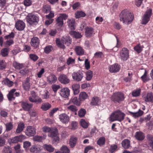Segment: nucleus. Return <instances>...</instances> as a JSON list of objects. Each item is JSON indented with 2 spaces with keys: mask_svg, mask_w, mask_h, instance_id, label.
<instances>
[{
  "mask_svg": "<svg viewBox=\"0 0 153 153\" xmlns=\"http://www.w3.org/2000/svg\"><path fill=\"white\" fill-rule=\"evenodd\" d=\"M134 16L131 13L122 11L120 15V20L127 25L130 24L134 19Z\"/></svg>",
  "mask_w": 153,
  "mask_h": 153,
  "instance_id": "1",
  "label": "nucleus"
},
{
  "mask_svg": "<svg viewBox=\"0 0 153 153\" xmlns=\"http://www.w3.org/2000/svg\"><path fill=\"white\" fill-rule=\"evenodd\" d=\"M125 115V114L121 111L117 110L111 115L109 117V121L113 122L117 120L121 122L124 120Z\"/></svg>",
  "mask_w": 153,
  "mask_h": 153,
  "instance_id": "2",
  "label": "nucleus"
},
{
  "mask_svg": "<svg viewBox=\"0 0 153 153\" xmlns=\"http://www.w3.org/2000/svg\"><path fill=\"white\" fill-rule=\"evenodd\" d=\"M71 39L69 36L63 37L61 41L59 39H56V44L57 46L63 49H64L65 48L64 44L67 46H69L71 44Z\"/></svg>",
  "mask_w": 153,
  "mask_h": 153,
  "instance_id": "3",
  "label": "nucleus"
},
{
  "mask_svg": "<svg viewBox=\"0 0 153 153\" xmlns=\"http://www.w3.org/2000/svg\"><path fill=\"white\" fill-rule=\"evenodd\" d=\"M26 19L27 23L30 25L37 24L39 20V17L33 13L28 14L27 16Z\"/></svg>",
  "mask_w": 153,
  "mask_h": 153,
  "instance_id": "4",
  "label": "nucleus"
},
{
  "mask_svg": "<svg viewBox=\"0 0 153 153\" xmlns=\"http://www.w3.org/2000/svg\"><path fill=\"white\" fill-rule=\"evenodd\" d=\"M124 99L123 94L120 92L114 93L111 96V99L114 103H120Z\"/></svg>",
  "mask_w": 153,
  "mask_h": 153,
  "instance_id": "5",
  "label": "nucleus"
},
{
  "mask_svg": "<svg viewBox=\"0 0 153 153\" xmlns=\"http://www.w3.org/2000/svg\"><path fill=\"white\" fill-rule=\"evenodd\" d=\"M30 95L28 97L29 101L32 102L41 103L42 102V99L37 96L33 91L30 92Z\"/></svg>",
  "mask_w": 153,
  "mask_h": 153,
  "instance_id": "6",
  "label": "nucleus"
},
{
  "mask_svg": "<svg viewBox=\"0 0 153 153\" xmlns=\"http://www.w3.org/2000/svg\"><path fill=\"white\" fill-rule=\"evenodd\" d=\"M152 15V10L151 9L147 10L143 16L142 24L146 25L149 21Z\"/></svg>",
  "mask_w": 153,
  "mask_h": 153,
  "instance_id": "7",
  "label": "nucleus"
},
{
  "mask_svg": "<svg viewBox=\"0 0 153 153\" xmlns=\"http://www.w3.org/2000/svg\"><path fill=\"white\" fill-rule=\"evenodd\" d=\"M58 131L56 128H51V131L48 134V137H51L56 138H54V140L56 142H58L59 141V138L58 136Z\"/></svg>",
  "mask_w": 153,
  "mask_h": 153,
  "instance_id": "8",
  "label": "nucleus"
},
{
  "mask_svg": "<svg viewBox=\"0 0 153 153\" xmlns=\"http://www.w3.org/2000/svg\"><path fill=\"white\" fill-rule=\"evenodd\" d=\"M72 76L73 79L77 82L81 81L84 77L83 74L80 71L73 72Z\"/></svg>",
  "mask_w": 153,
  "mask_h": 153,
  "instance_id": "9",
  "label": "nucleus"
},
{
  "mask_svg": "<svg viewBox=\"0 0 153 153\" xmlns=\"http://www.w3.org/2000/svg\"><path fill=\"white\" fill-rule=\"evenodd\" d=\"M120 58L123 60H127L129 57V51L126 48H123L120 53Z\"/></svg>",
  "mask_w": 153,
  "mask_h": 153,
  "instance_id": "10",
  "label": "nucleus"
},
{
  "mask_svg": "<svg viewBox=\"0 0 153 153\" xmlns=\"http://www.w3.org/2000/svg\"><path fill=\"white\" fill-rule=\"evenodd\" d=\"M16 89H13L9 92V94L7 95V97L9 100H13L15 98V97H19L20 95V94L19 92L15 91Z\"/></svg>",
  "mask_w": 153,
  "mask_h": 153,
  "instance_id": "11",
  "label": "nucleus"
},
{
  "mask_svg": "<svg viewBox=\"0 0 153 153\" xmlns=\"http://www.w3.org/2000/svg\"><path fill=\"white\" fill-rule=\"evenodd\" d=\"M70 94V90L68 88H62L60 91L59 94L61 96L64 98H67Z\"/></svg>",
  "mask_w": 153,
  "mask_h": 153,
  "instance_id": "12",
  "label": "nucleus"
},
{
  "mask_svg": "<svg viewBox=\"0 0 153 153\" xmlns=\"http://www.w3.org/2000/svg\"><path fill=\"white\" fill-rule=\"evenodd\" d=\"M59 117L60 121L65 124H67L70 120L69 117L65 113L60 114Z\"/></svg>",
  "mask_w": 153,
  "mask_h": 153,
  "instance_id": "13",
  "label": "nucleus"
},
{
  "mask_svg": "<svg viewBox=\"0 0 153 153\" xmlns=\"http://www.w3.org/2000/svg\"><path fill=\"white\" fill-rule=\"evenodd\" d=\"M25 136L21 135L17 136L13 138H10L8 140V142L10 143H16L18 142L21 141L25 138Z\"/></svg>",
  "mask_w": 153,
  "mask_h": 153,
  "instance_id": "14",
  "label": "nucleus"
},
{
  "mask_svg": "<svg viewBox=\"0 0 153 153\" xmlns=\"http://www.w3.org/2000/svg\"><path fill=\"white\" fill-rule=\"evenodd\" d=\"M15 27L19 30H23L25 27V23L22 20L18 21L15 24Z\"/></svg>",
  "mask_w": 153,
  "mask_h": 153,
  "instance_id": "15",
  "label": "nucleus"
},
{
  "mask_svg": "<svg viewBox=\"0 0 153 153\" xmlns=\"http://www.w3.org/2000/svg\"><path fill=\"white\" fill-rule=\"evenodd\" d=\"M25 133L27 136L29 137L33 136L36 133L35 129L32 126H28L27 127Z\"/></svg>",
  "mask_w": 153,
  "mask_h": 153,
  "instance_id": "16",
  "label": "nucleus"
},
{
  "mask_svg": "<svg viewBox=\"0 0 153 153\" xmlns=\"http://www.w3.org/2000/svg\"><path fill=\"white\" fill-rule=\"evenodd\" d=\"M58 79L61 83L64 84H68L70 82V79L65 74L60 75L58 78Z\"/></svg>",
  "mask_w": 153,
  "mask_h": 153,
  "instance_id": "17",
  "label": "nucleus"
},
{
  "mask_svg": "<svg viewBox=\"0 0 153 153\" xmlns=\"http://www.w3.org/2000/svg\"><path fill=\"white\" fill-rule=\"evenodd\" d=\"M21 106L25 111H29L33 107V104L25 102H22L21 103Z\"/></svg>",
  "mask_w": 153,
  "mask_h": 153,
  "instance_id": "18",
  "label": "nucleus"
},
{
  "mask_svg": "<svg viewBox=\"0 0 153 153\" xmlns=\"http://www.w3.org/2000/svg\"><path fill=\"white\" fill-rule=\"evenodd\" d=\"M120 68V66L119 65L115 64L110 66L109 70L111 73L117 72L119 71Z\"/></svg>",
  "mask_w": 153,
  "mask_h": 153,
  "instance_id": "19",
  "label": "nucleus"
},
{
  "mask_svg": "<svg viewBox=\"0 0 153 153\" xmlns=\"http://www.w3.org/2000/svg\"><path fill=\"white\" fill-rule=\"evenodd\" d=\"M30 78L27 77L26 80L23 83L22 85L24 89L27 91L30 88Z\"/></svg>",
  "mask_w": 153,
  "mask_h": 153,
  "instance_id": "20",
  "label": "nucleus"
},
{
  "mask_svg": "<svg viewBox=\"0 0 153 153\" xmlns=\"http://www.w3.org/2000/svg\"><path fill=\"white\" fill-rule=\"evenodd\" d=\"M39 40L37 37L33 38L30 42L31 45L34 48H37L39 46Z\"/></svg>",
  "mask_w": 153,
  "mask_h": 153,
  "instance_id": "21",
  "label": "nucleus"
},
{
  "mask_svg": "<svg viewBox=\"0 0 153 153\" xmlns=\"http://www.w3.org/2000/svg\"><path fill=\"white\" fill-rule=\"evenodd\" d=\"M57 80L56 77L53 74L47 77V81L51 84L55 83Z\"/></svg>",
  "mask_w": 153,
  "mask_h": 153,
  "instance_id": "22",
  "label": "nucleus"
},
{
  "mask_svg": "<svg viewBox=\"0 0 153 153\" xmlns=\"http://www.w3.org/2000/svg\"><path fill=\"white\" fill-rule=\"evenodd\" d=\"M77 140V138L76 137L72 136L70 139L69 144L71 148L74 147L76 144V141Z\"/></svg>",
  "mask_w": 153,
  "mask_h": 153,
  "instance_id": "23",
  "label": "nucleus"
},
{
  "mask_svg": "<svg viewBox=\"0 0 153 153\" xmlns=\"http://www.w3.org/2000/svg\"><path fill=\"white\" fill-rule=\"evenodd\" d=\"M135 138L139 140H142L145 138L144 134L141 131H137L135 135Z\"/></svg>",
  "mask_w": 153,
  "mask_h": 153,
  "instance_id": "24",
  "label": "nucleus"
},
{
  "mask_svg": "<svg viewBox=\"0 0 153 153\" xmlns=\"http://www.w3.org/2000/svg\"><path fill=\"white\" fill-rule=\"evenodd\" d=\"M75 50L76 54L79 56L83 55L84 53V51L82 48L80 46H76Z\"/></svg>",
  "mask_w": 153,
  "mask_h": 153,
  "instance_id": "25",
  "label": "nucleus"
},
{
  "mask_svg": "<svg viewBox=\"0 0 153 153\" xmlns=\"http://www.w3.org/2000/svg\"><path fill=\"white\" fill-rule=\"evenodd\" d=\"M100 102V100L99 97H93L91 99L90 102L91 105H97Z\"/></svg>",
  "mask_w": 153,
  "mask_h": 153,
  "instance_id": "26",
  "label": "nucleus"
},
{
  "mask_svg": "<svg viewBox=\"0 0 153 153\" xmlns=\"http://www.w3.org/2000/svg\"><path fill=\"white\" fill-rule=\"evenodd\" d=\"M94 34V30L92 28L88 27L86 28L85 34L87 37L91 36Z\"/></svg>",
  "mask_w": 153,
  "mask_h": 153,
  "instance_id": "27",
  "label": "nucleus"
},
{
  "mask_svg": "<svg viewBox=\"0 0 153 153\" xmlns=\"http://www.w3.org/2000/svg\"><path fill=\"white\" fill-rule=\"evenodd\" d=\"M72 103L77 106H79L80 105V102L78 100L76 97H73L70 99L68 104Z\"/></svg>",
  "mask_w": 153,
  "mask_h": 153,
  "instance_id": "28",
  "label": "nucleus"
},
{
  "mask_svg": "<svg viewBox=\"0 0 153 153\" xmlns=\"http://www.w3.org/2000/svg\"><path fill=\"white\" fill-rule=\"evenodd\" d=\"M72 89L74 95L77 94L79 92V85L77 84H75L72 85Z\"/></svg>",
  "mask_w": 153,
  "mask_h": 153,
  "instance_id": "29",
  "label": "nucleus"
},
{
  "mask_svg": "<svg viewBox=\"0 0 153 153\" xmlns=\"http://www.w3.org/2000/svg\"><path fill=\"white\" fill-rule=\"evenodd\" d=\"M68 27L70 28L72 30L75 29V20L73 19H69L67 22Z\"/></svg>",
  "mask_w": 153,
  "mask_h": 153,
  "instance_id": "30",
  "label": "nucleus"
},
{
  "mask_svg": "<svg viewBox=\"0 0 153 153\" xmlns=\"http://www.w3.org/2000/svg\"><path fill=\"white\" fill-rule=\"evenodd\" d=\"M25 127V125L22 122H21L18 125L16 131L17 133H19L22 132Z\"/></svg>",
  "mask_w": 153,
  "mask_h": 153,
  "instance_id": "31",
  "label": "nucleus"
},
{
  "mask_svg": "<svg viewBox=\"0 0 153 153\" xmlns=\"http://www.w3.org/2000/svg\"><path fill=\"white\" fill-rule=\"evenodd\" d=\"M147 139L149 145L153 149V136L151 135H148L147 136Z\"/></svg>",
  "mask_w": 153,
  "mask_h": 153,
  "instance_id": "32",
  "label": "nucleus"
},
{
  "mask_svg": "<svg viewBox=\"0 0 153 153\" xmlns=\"http://www.w3.org/2000/svg\"><path fill=\"white\" fill-rule=\"evenodd\" d=\"M122 144L125 149H128L130 146V141L128 139H125L122 141Z\"/></svg>",
  "mask_w": 153,
  "mask_h": 153,
  "instance_id": "33",
  "label": "nucleus"
},
{
  "mask_svg": "<svg viewBox=\"0 0 153 153\" xmlns=\"http://www.w3.org/2000/svg\"><path fill=\"white\" fill-rule=\"evenodd\" d=\"M51 107V105L48 103H43L41 107V108L44 111H47Z\"/></svg>",
  "mask_w": 153,
  "mask_h": 153,
  "instance_id": "34",
  "label": "nucleus"
},
{
  "mask_svg": "<svg viewBox=\"0 0 153 153\" xmlns=\"http://www.w3.org/2000/svg\"><path fill=\"white\" fill-rule=\"evenodd\" d=\"M88 97V95L85 92H82L79 94V99L80 101H82L86 99Z\"/></svg>",
  "mask_w": 153,
  "mask_h": 153,
  "instance_id": "35",
  "label": "nucleus"
},
{
  "mask_svg": "<svg viewBox=\"0 0 153 153\" xmlns=\"http://www.w3.org/2000/svg\"><path fill=\"white\" fill-rule=\"evenodd\" d=\"M70 35L73 37L75 38H79L82 37L81 33L74 31H71L70 32Z\"/></svg>",
  "mask_w": 153,
  "mask_h": 153,
  "instance_id": "36",
  "label": "nucleus"
},
{
  "mask_svg": "<svg viewBox=\"0 0 153 153\" xmlns=\"http://www.w3.org/2000/svg\"><path fill=\"white\" fill-rule=\"evenodd\" d=\"M145 100L146 102H153V96L152 93H148L146 96L145 97Z\"/></svg>",
  "mask_w": 153,
  "mask_h": 153,
  "instance_id": "37",
  "label": "nucleus"
},
{
  "mask_svg": "<svg viewBox=\"0 0 153 153\" xmlns=\"http://www.w3.org/2000/svg\"><path fill=\"white\" fill-rule=\"evenodd\" d=\"M43 147L46 150L50 152H53L54 149V148L50 145L45 144L44 145Z\"/></svg>",
  "mask_w": 153,
  "mask_h": 153,
  "instance_id": "38",
  "label": "nucleus"
},
{
  "mask_svg": "<svg viewBox=\"0 0 153 153\" xmlns=\"http://www.w3.org/2000/svg\"><path fill=\"white\" fill-rule=\"evenodd\" d=\"M143 46H141L140 44H139L135 46L134 49L135 51L137 53H139L143 51Z\"/></svg>",
  "mask_w": 153,
  "mask_h": 153,
  "instance_id": "39",
  "label": "nucleus"
},
{
  "mask_svg": "<svg viewBox=\"0 0 153 153\" xmlns=\"http://www.w3.org/2000/svg\"><path fill=\"white\" fill-rule=\"evenodd\" d=\"M4 124L6 127V131H7L11 130L13 128V125L11 122L7 123Z\"/></svg>",
  "mask_w": 153,
  "mask_h": 153,
  "instance_id": "40",
  "label": "nucleus"
},
{
  "mask_svg": "<svg viewBox=\"0 0 153 153\" xmlns=\"http://www.w3.org/2000/svg\"><path fill=\"white\" fill-rule=\"evenodd\" d=\"M130 113L135 117H138L141 116L143 114V112L140 110H139L138 111L136 112H130Z\"/></svg>",
  "mask_w": 153,
  "mask_h": 153,
  "instance_id": "41",
  "label": "nucleus"
},
{
  "mask_svg": "<svg viewBox=\"0 0 153 153\" xmlns=\"http://www.w3.org/2000/svg\"><path fill=\"white\" fill-rule=\"evenodd\" d=\"M2 83L9 87L12 86L13 85V82L10 80L8 78L2 81Z\"/></svg>",
  "mask_w": 153,
  "mask_h": 153,
  "instance_id": "42",
  "label": "nucleus"
},
{
  "mask_svg": "<svg viewBox=\"0 0 153 153\" xmlns=\"http://www.w3.org/2000/svg\"><path fill=\"white\" fill-rule=\"evenodd\" d=\"M86 15L85 13L82 11H78L75 13L76 18H79L81 17H85Z\"/></svg>",
  "mask_w": 153,
  "mask_h": 153,
  "instance_id": "43",
  "label": "nucleus"
},
{
  "mask_svg": "<svg viewBox=\"0 0 153 153\" xmlns=\"http://www.w3.org/2000/svg\"><path fill=\"white\" fill-rule=\"evenodd\" d=\"M56 25L59 27H62L63 24V20L60 17H58L56 20Z\"/></svg>",
  "mask_w": 153,
  "mask_h": 153,
  "instance_id": "44",
  "label": "nucleus"
},
{
  "mask_svg": "<svg viewBox=\"0 0 153 153\" xmlns=\"http://www.w3.org/2000/svg\"><path fill=\"white\" fill-rule=\"evenodd\" d=\"M12 152L11 148L8 146L4 147L2 151V153H12Z\"/></svg>",
  "mask_w": 153,
  "mask_h": 153,
  "instance_id": "45",
  "label": "nucleus"
},
{
  "mask_svg": "<svg viewBox=\"0 0 153 153\" xmlns=\"http://www.w3.org/2000/svg\"><path fill=\"white\" fill-rule=\"evenodd\" d=\"M86 79L87 80H90L93 76V73L91 71L89 70L86 73Z\"/></svg>",
  "mask_w": 153,
  "mask_h": 153,
  "instance_id": "46",
  "label": "nucleus"
},
{
  "mask_svg": "<svg viewBox=\"0 0 153 153\" xmlns=\"http://www.w3.org/2000/svg\"><path fill=\"white\" fill-rule=\"evenodd\" d=\"M117 150V146L115 144L111 145L109 151L111 153H113Z\"/></svg>",
  "mask_w": 153,
  "mask_h": 153,
  "instance_id": "47",
  "label": "nucleus"
},
{
  "mask_svg": "<svg viewBox=\"0 0 153 153\" xmlns=\"http://www.w3.org/2000/svg\"><path fill=\"white\" fill-rule=\"evenodd\" d=\"M62 153H69L70 150L66 146H63L60 148Z\"/></svg>",
  "mask_w": 153,
  "mask_h": 153,
  "instance_id": "48",
  "label": "nucleus"
},
{
  "mask_svg": "<svg viewBox=\"0 0 153 153\" xmlns=\"http://www.w3.org/2000/svg\"><path fill=\"white\" fill-rule=\"evenodd\" d=\"M80 125L83 128H87L88 126V123L84 119H82L80 121Z\"/></svg>",
  "mask_w": 153,
  "mask_h": 153,
  "instance_id": "49",
  "label": "nucleus"
},
{
  "mask_svg": "<svg viewBox=\"0 0 153 153\" xmlns=\"http://www.w3.org/2000/svg\"><path fill=\"white\" fill-rule=\"evenodd\" d=\"M41 149L35 146H32L30 149V152L33 153H37Z\"/></svg>",
  "mask_w": 153,
  "mask_h": 153,
  "instance_id": "50",
  "label": "nucleus"
},
{
  "mask_svg": "<svg viewBox=\"0 0 153 153\" xmlns=\"http://www.w3.org/2000/svg\"><path fill=\"white\" fill-rule=\"evenodd\" d=\"M141 92V89L140 88L133 91L132 92V95L133 97H137L140 95Z\"/></svg>",
  "mask_w": 153,
  "mask_h": 153,
  "instance_id": "51",
  "label": "nucleus"
},
{
  "mask_svg": "<svg viewBox=\"0 0 153 153\" xmlns=\"http://www.w3.org/2000/svg\"><path fill=\"white\" fill-rule=\"evenodd\" d=\"M67 109L72 112H76L78 110L77 107L74 105H70L67 107Z\"/></svg>",
  "mask_w": 153,
  "mask_h": 153,
  "instance_id": "52",
  "label": "nucleus"
},
{
  "mask_svg": "<svg viewBox=\"0 0 153 153\" xmlns=\"http://www.w3.org/2000/svg\"><path fill=\"white\" fill-rule=\"evenodd\" d=\"M86 110L83 108H81L78 112V115L80 117H83L85 115Z\"/></svg>",
  "mask_w": 153,
  "mask_h": 153,
  "instance_id": "53",
  "label": "nucleus"
},
{
  "mask_svg": "<svg viewBox=\"0 0 153 153\" xmlns=\"http://www.w3.org/2000/svg\"><path fill=\"white\" fill-rule=\"evenodd\" d=\"M105 139L104 137L100 138L97 141V144L99 146L103 145L105 143Z\"/></svg>",
  "mask_w": 153,
  "mask_h": 153,
  "instance_id": "54",
  "label": "nucleus"
},
{
  "mask_svg": "<svg viewBox=\"0 0 153 153\" xmlns=\"http://www.w3.org/2000/svg\"><path fill=\"white\" fill-rule=\"evenodd\" d=\"M13 66L15 68L17 69H20L23 67V66L22 64L16 62H15L13 63Z\"/></svg>",
  "mask_w": 153,
  "mask_h": 153,
  "instance_id": "55",
  "label": "nucleus"
},
{
  "mask_svg": "<svg viewBox=\"0 0 153 153\" xmlns=\"http://www.w3.org/2000/svg\"><path fill=\"white\" fill-rule=\"evenodd\" d=\"M53 49L51 45L47 46L44 48V51L46 53H48L51 51Z\"/></svg>",
  "mask_w": 153,
  "mask_h": 153,
  "instance_id": "56",
  "label": "nucleus"
},
{
  "mask_svg": "<svg viewBox=\"0 0 153 153\" xmlns=\"http://www.w3.org/2000/svg\"><path fill=\"white\" fill-rule=\"evenodd\" d=\"M6 62L4 60H0V69H4L6 66Z\"/></svg>",
  "mask_w": 153,
  "mask_h": 153,
  "instance_id": "57",
  "label": "nucleus"
},
{
  "mask_svg": "<svg viewBox=\"0 0 153 153\" xmlns=\"http://www.w3.org/2000/svg\"><path fill=\"white\" fill-rule=\"evenodd\" d=\"M8 49L7 48H5L2 50L1 54L3 56H5L8 55Z\"/></svg>",
  "mask_w": 153,
  "mask_h": 153,
  "instance_id": "58",
  "label": "nucleus"
},
{
  "mask_svg": "<svg viewBox=\"0 0 153 153\" xmlns=\"http://www.w3.org/2000/svg\"><path fill=\"white\" fill-rule=\"evenodd\" d=\"M29 56L30 59L34 62L36 61L38 59V56L33 54H30Z\"/></svg>",
  "mask_w": 153,
  "mask_h": 153,
  "instance_id": "59",
  "label": "nucleus"
},
{
  "mask_svg": "<svg viewBox=\"0 0 153 153\" xmlns=\"http://www.w3.org/2000/svg\"><path fill=\"white\" fill-rule=\"evenodd\" d=\"M29 113L31 117H35L37 114V111L34 109L30 110Z\"/></svg>",
  "mask_w": 153,
  "mask_h": 153,
  "instance_id": "60",
  "label": "nucleus"
},
{
  "mask_svg": "<svg viewBox=\"0 0 153 153\" xmlns=\"http://www.w3.org/2000/svg\"><path fill=\"white\" fill-rule=\"evenodd\" d=\"M52 88L54 92H56L57 90L60 88V86L59 85L54 84L52 86Z\"/></svg>",
  "mask_w": 153,
  "mask_h": 153,
  "instance_id": "61",
  "label": "nucleus"
},
{
  "mask_svg": "<svg viewBox=\"0 0 153 153\" xmlns=\"http://www.w3.org/2000/svg\"><path fill=\"white\" fill-rule=\"evenodd\" d=\"M49 93L47 90L44 91V94L42 95V96L43 99H47L49 97Z\"/></svg>",
  "mask_w": 153,
  "mask_h": 153,
  "instance_id": "62",
  "label": "nucleus"
},
{
  "mask_svg": "<svg viewBox=\"0 0 153 153\" xmlns=\"http://www.w3.org/2000/svg\"><path fill=\"white\" fill-rule=\"evenodd\" d=\"M50 10V6L48 5H46L43 7V10L45 13H47L49 12Z\"/></svg>",
  "mask_w": 153,
  "mask_h": 153,
  "instance_id": "63",
  "label": "nucleus"
},
{
  "mask_svg": "<svg viewBox=\"0 0 153 153\" xmlns=\"http://www.w3.org/2000/svg\"><path fill=\"white\" fill-rule=\"evenodd\" d=\"M51 128H50L47 126H45L42 127V131L44 132H49L51 130Z\"/></svg>",
  "mask_w": 153,
  "mask_h": 153,
  "instance_id": "64",
  "label": "nucleus"
}]
</instances>
